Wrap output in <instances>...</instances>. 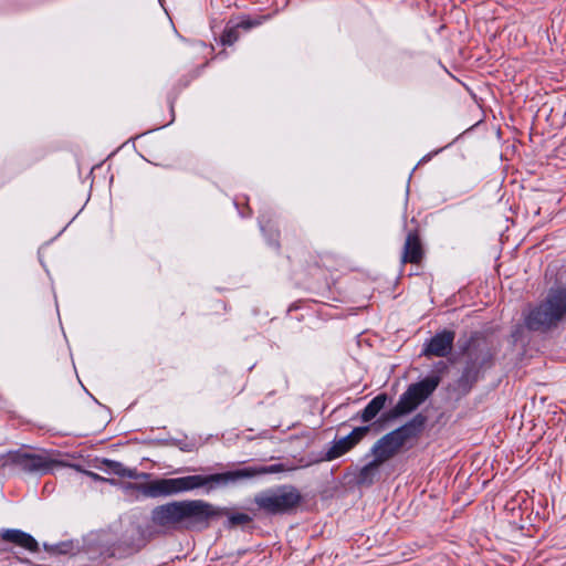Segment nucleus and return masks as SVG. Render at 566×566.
Returning a JSON list of instances; mask_svg holds the SVG:
<instances>
[{
    "mask_svg": "<svg viewBox=\"0 0 566 566\" xmlns=\"http://www.w3.org/2000/svg\"><path fill=\"white\" fill-rule=\"evenodd\" d=\"M285 471L282 463L270 465H249L210 474H193L178 478L155 479L147 483L128 482L127 490L137 491L145 499H158L200 490L211 494L217 490L238 485L256 476Z\"/></svg>",
    "mask_w": 566,
    "mask_h": 566,
    "instance_id": "nucleus-1",
    "label": "nucleus"
},
{
    "mask_svg": "<svg viewBox=\"0 0 566 566\" xmlns=\"http://www.w3.org/2000/svg\"><path fill=\"white\" fill-rule=\"evenodd\" d=\"M220 513V509L203 500L172 501L155 506L147 525L155 528L156 537L181 530L201 532L209 528Z\"/></svg>",
    "mask_w": 566,
    "mask_h": 566,
    "instance_id": "nucleus-2",
    "label": "nucleus"
},
{
    "mask_svg": "<svg viewBox=\"0 0 566 566\" xmlns=\"http://www.w3.org/2000/svg\"><path fill=\"white\" fill-rule=\"evenodd\" d=\"M458 348L459 354L464 357V363L452 389L459 397H464L483 378L484 370L493 366L494 350L479 332L471 333L469 337H460Z\"/></svg>",
    "mask_w": 566,
    "mask_h": 566,
    "instance_id": "nucleus-3",
    "label": "nucleus"
},
{
    "mask_svg": "<svg viewBox=\"0 0 566 566\" xmlns=\"http://www.w3.org/2000/svg\"><path fill=\"white\" fill-rule=\"evenodd\" d=\"M303 500V495L294 485L285 484L256 493L253 503L259 511L274 516L294 513Z\"/></svg>",
    "mask_w": 566,
    "mask_h": 566,
    "instance_id": "nucleus-4",
    "label": "nucleus"
},
{
    "mask_svg": "<svg viewBox=\"0 0 566 566\" xmlns=\"http://www.w3.org/2000/svg\"><path fill=\"white\" fill-rule=\"evenodd\" d=\"M154 530V527H148L147 524L130 521L119 537L106 547L105 554L108 557L118 559L130 557L140 552L151 539L156 538Z\"/></svg>",
    "mask_w": 566,
    "mask_h": 566,
    "instance_id": "nucleus-5",
    "label": "nucleus"
},
{
    "mask_svg": "<svg viewBox=\"0 0 566 566\" xmlns=\"http://www.w3.org/2000/svg\"><path fill=\"white\" fill-rule=\"evenodd\" d=\"M3 457L6 467H17L25 473L35 475L52 473L53 469L61 464L57 460L52 459L46 451L30 452L20 449L10 451Z\"/></svg>",
    "mask_w": 566,
    "mask_h": 566,
    "instance_id": "nucleus-6",
    "label": "nucleus"
},
{
    "mask_svg": "<svg viewBox=\"0 0 566 566\" xmlns=\"http://www.w3.org/2000/svg\"><path fill=\"white\" fill-rule=\"evenodd\" d=\"M560 323L546 296L523 314V326L531 333L547 334Z\"/></svg>",
    "mask_w": 566,
    "mask_h": 566,
    "instance_id": "nucleus-7",
    "label": "nucleus"
},
{
    "mask_svg": "<svg viewBox=\"0 0 566 566\" xmlns=\"http://www.w3.org/2000/svg\"><path fill=\"white\" fill-rule=\"evenodd\" d=\"M370 431L369 426L356 427L347 436L334 439L332 444L317 455L310 454L311 460L304 467L324 461H334L353 450Z\"/></svg>",
    "mask_w": 566,
    "mask_h": 566,
    "instance_id": "nucleus-8",
    "label": "nucleus"
},
{
    "mask_svg": "<svg viewBox=\"0 0 566 566\" xmlns=\"http://www.w3.org/2000/svg\"><path fill=\"white\" fill-rule=\"evenodd\" d=\"M454 339V331L447 328L439 331L423 344L421 355L426 357H448L452 352Z\"/></svg>",
    "mask_w": 566,
    "mask_h": 566,
    "instance_id": "nucleus-9",
    "label": "nucleus"
},
{
    "mask_svg": "<svg viewBox=\"0 0 566 566\" xmlns=\"http://www.w3.org/2000/svg\"><path fill=\"white\" fill-rule=\"evenodd\" d=\"M402 448L403 444L399 438L395 436V431L392 430L378 439L365 458L373 457L382 465L385 462L396 457Z\"/></svg>",
    "mask_w": 566,
    "mask_h": 566,
    "instance_id": "nucleus-10",
    "label": "nucleus"
},
{
    "mask_svg": "<svg viewBox=\"0 0 566 566\" xmlns=\"http://www.w3.org/2000/svg\"><path fill=\"white\" fill-rule=\"evenodd\" d=\"M420 401L410 389H406L399 397L397 403L389 410L380 415L379 421L382 423L391 422L415 412L420 406Z\"/></svg>",
    "mask_w": 566,
    "mask_h": 566,
    "instance_id": "nucleus-11",
    "label": "nucleus"
},
{
    "mask_svg": "<svg viewBox=\"0 0 566 566\" xmlns=\"http://www.w3.org/2000/svg\"><path fill=\"white\" fill-rule=\"evenodd\" d=\"M428 420L429 418L423 411L417 412L411 419L394 430L395 436L399 438L403 446L409 441L418 440L426 430Z\"/></svg>",
    "mask_w": 566,
    "mask_h": 566,
    "instance_id": "nucleus-12",
    "label": "nucleus"
},
{
    "mask_svg": "<svg viewBox=\"0 0 566 566\" xmlns=\"http://www.w3.org/2000/svg\"><path fill=\"white\" fill-rule=\"evenodd\" d=\"M428 420L429 418L423 411L417 412L411 419L394 430L395 436L399 438L403 446L409 441L418 440L426 430Z\"/></svg>",
    "mask_w": 566,
    "mask_h": 566,
    "instance_id": "nucleus-13",
    "label": "nucleus"
},
{
    "mask_svg": "<svg viewBox=\"0 0 566 566\" xmlns=\"http://www.w3.org/2000/svg\"><path fill=\"white\" fill-rule=\"evenodd\" d=\"M424 256V249L417 229L409 230L403 244L401 263L419 264Z\"/></svg>",
    "mask_w": 566,
    "mask_h": 566,
    "instance_id": "nucleus-14",
    "label": "nucleus"
},
{
    "mask_svg": "<svg viewBox=\"0 0 566 566\" xmlns=\"http://www.w3.org/2000/svg\"><path fill=\"white\" fill-rule=\"evenodd\" d=\"M0 539L20 546L31 553L40 551L38 541L31 534L18 528L3 530L0 532Z\"/></svg>",
    "mask_w": 566,
    "mask_h": 566,
    "instance_id": "nucleus-15",
    "label": "nucleus"
},
{
    "mask_svg": "<svg viewBox=\"0 0 566 566\" xmlns=\"http://www.w3.org/2000/svg\"><path fill=\"white\" fill-rule=\"evenodd\" d=\"M440 382L441 376L427 375L419 381L410 384L407 388L410 389L412 394L423 403L428 398H430L433 395V392L439 387Z\"/></svg>",
    "mask_w": 566,
    "mask_h": 566,
    "instance_id": "nucleus-16",
    "label": "nucleus"
},
{
    "mask_svg": "<svg viewBox=\"0 0 566 566\" xmlns=\"http://www.w3.org/2000/svg\"><path fill=\"white\" fill-rule=\"evenodd\" d=\"M103 467L101 468L104 472L107 474L116 475L119 478H128V479H148L150 478L149 473L146 472H138L135 468L130 469L125 467L122 462L111 460V459H103L102 460Z\"/></svg>",
    "mask_w": 566,
    "mask_h": 566,
    "instance_id": "nucleus-17",
    "label": "nucleus"
},
{
    "mask_svg": "<svg viewBox=\"0 0 566 566\" xmlns=\"http://www.w3.org/2000/svg\"><path fill=\"white\" fill-rule=\"evenodd\" d=\"M388 401H389L388 394L381 392V394L375 396L367 403V406L352 419L355 420V419L359 418L363 422H370L380 413V411L386 407Z\"/></svg>",
    "mask_w": 566,
    "mask_h": 566,
    "instance_id": "nucleus-18",
    "label": "nucleus"
},
{
    "mask_svg": "<svg viewBox=\"0 0 566 566\" xmlns=\"http://www.w3.org/2000/svg\"><path fill=\"white\" fill-rule=\"evenodd\" d=\"M546 298L557 314L560 322H566V285H557L548 289Z\"/></svg>",
    "mask_w": 566,
    "mask_h": 566,
    "instance_id": "nucleus-19",
    "label": "nucleus"
},
{
    "mask_svg": "<svg viewBox=\"0 0 566 566\" xmlns=\"http://www.w3.org/2000/svg\"><path fill=\"white\" fill-rule=\"evenodd\" d=\"M381 464L374 458L364 467H361L355 476V484L357 486H371L379 474Z\"/></svg>",
    "mask_w": 566,
    "mask_h": 566,
    "instance_id": "nucleus-20",
    "label": "nucleus"
},
{
    "mask_svg": "<svg viewBox=\"0 0 566 566\" xmlns=\"http://www.w3.org/2000/svg\"><path fill=\"white\" fill-rule=\"evenodd\" d=\"M214 507L217 509H220L222 513H220L214 521H217L218 518L222 517V516H227V521L224 523V527L226 528H235V527H239V526H244L247 524H251L253 522V518L247 514V513H241V512H231L228 507L226 506H218V505H214Z\"/></svg>",
    "mask_w": 566,
    "mask_h": 566,
    "instance_id": "nucleus-21",
    "label": "nucleus"
},
{
    "mask_svg": "<svg viewBox=\"0 0 566 566\" xmlns=\"http://www.w3.org/2000/svg\"><path fill=\"white\" fill-rule=\"evenodd\" d=\"M260 230L262 231L268 244L276 250L280 249V231L271 219L261 214L258 219Z\"/></svg>",
    "mask_w": 566,
    "mask_h": 566,
    "instance_id": "nucleus-22",
    "label": "nucleus"
},
{
    "mask_svg": "<svg viewBox=\"0 0 566 566\" xmlns=\"http://www.w3.org/2000/svg\"><path fill=\"white\" fill-rule=\"evenodd\" d=\"M269 19V15H243L239 20L234 21L235 27L240 30L249 31L253 28L260 27Z\"/></svg>",
    "mask_w": 566,
    "mask_h": 566,
    "instance_id": "nucleus-23",
    "label": "nucleus"
},
{
    "mask_svg": "<svg viewBox=\"0 0 566 566\" xmlns=\"http://www.w3.org/2000/svg\"><path fill=\"white\" fill-rule=\"evenodd\" d=\"M239 36V29L235 27L234 20H230L221 34V44L232 45L235 41H238Z\"/></svg>",
    "mask_w": 566,
    "mask_h": 566,
    "instance_id": "nucleus-24",
    "label": "nucleus"
},
{
    "mask_svg": "<svg viewBox=\"0 0 566 566\" xmlns=\"http://www.w3.org/2000/svg\"><path fill=\"white\" fill-rule=\"evenodd\" d=\"M44 549L48 552V553H51V554H54V555H65V554H69L72 552L73 549V544L72 542H60V543H56V544H46L44 543Z\"/></svg>",
    "mask_w": 566,
    "mask_h": 566,
    "instance_id": "nucleus-25",
    "label": "nucleus"
},
{
    "mask_svg": "<svg viewBox=\"0 0 566 566\" xmlns=\"http://www.w3.org/2000/svg\"><path fill=\"white\" fill-rule=\"evenodd\" d=\"M448 370V365L443 360H439L433 366V371L430 375H442Z\"/></svg>",
    "mask_w": 566,
    "mask_h": 566,
    "instance_id": "nucleus-26",
    "label": "nucleus"
},
{
    "mask_svg": "<svg viewBox=\"0 0 566 566\" xmlns=\"http://www.w3.org/2000/svg\"><path fill=\"white\" fill-rule=\"evenodd\" d=\"M247 210H248L247 213L242 210L239 211L241 217H250L251 216V213H252L251 209L249 207H247Z\"/></svg>",
    "mask_w": 566,
    "mask_h": 566,
    "instance_id": "nucleus-27",
    "label": "nucleus"
},
{
    "mask_svg": "<svg viewBox=\"0 0 566 566\" xmlns=\"http://www.w3.org/2000/svg\"><path fill=\"white\" fill-rule=\"evenodd\" d=\"M88 474H90L93 479H95V480H103V481H107L106 479H104V478L99 476V475H98V474H96V473L90 472Z\"/></svg>",
    "mask_w": 566,
    "mask_h": 566,
    "instance_id": "nucleus-28",
    "label": "nucleus"
},
{
    "mask_svg": "<svg viewBox=\"0 0 566 566\" xmlns=\"http://www.w3.org/2000/svg\"><path fill=\"white\" fill-rule=\"evenodd\" d=\"M180 450L189 452L192 449H191V447L189 444H184V446H180Z\"/></svg>",
    "mask_w": 566,
    "mask_h": 566,
    "instance_id": "nucleus-29",
    "label": "nucleus"
},
{
    "mask_svg": "<svg viewBox=\"0 0 566 566\" xmlns=\"http://www.w3.org/2000/svg\"><path fill=\"white\" fill-rule=\"evenodd\" d=\"M3 468L6 467V463H4V457L3 455H0V468Z\"/></svg>",
    "mask_w": 566,
    "mask_h": 566,
    "instance_id": "nucleus-30",
    "label": "nucleus"
},
{
    "mask_svg": "<svg viewBox=\"0 0 566 566\" xmlns=\"http://www.w3.org/2000/svg\"><path fill=\"white\" fill-rule=\"evenodd\" d=\"M22 563H25V564H30V559L25 558V559H21Z\"/></svg>",
    "mask_w": 566,
    "mask_h": 566,
    "instance_id": "nucleus-31",
    "label": "nucleus"
},
{
    "mask_svg": "<svg viewBox=\"0 0 566 566\" xmlns=\"http://www.w3.org/2000/svg\"><path fill=\"white\" fill-rule=\"evenodd\" d=\"M428 159H430V155H427V156L422 159V161L428 160Z\"/></svg>",
    "mask_w": 566,
    "mask_h": 566,
    "instance_id": "nucleus-32",
    "label": "nucleus"
}]
</instances>
